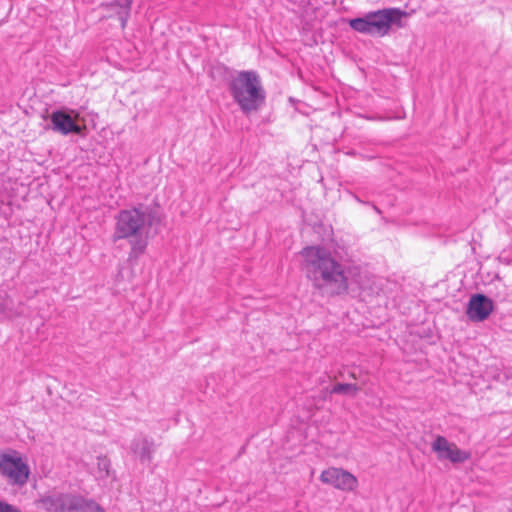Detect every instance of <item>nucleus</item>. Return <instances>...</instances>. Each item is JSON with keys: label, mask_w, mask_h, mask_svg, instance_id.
<instances>
[{"label": "nucleus", "mask_w": 512, "mask_h": 512, "mask_svg": "<svg viewBox=\"0 0 512 512\" xmlns=\"http://www.w3.org/2000/svg\"><path fill=\"white\" fill-rule=\"evenodd\" d=\"M230 93L241 111L249 114L264 104L266 93L255 71H241L230 82Z\"/></svg>", "instance_id": "nucleus-3"}, {"label": "nucleus", "mask_w": 512, "mask_h": 512, "mask_svg": "<svg viewBox=\"0 0 512 512\" xmlns=\"http://www.w3.org/2000/svg\"><path fill=\"white\" fill-rule=\"evenodd\" d=\"M110 461L105 456L97 457L98 477L102 478L109 475Z\"/></svg>", "instance_id": "nucleus-14"}, {"label": "nucleus", "mask_w": 512, "mask_h": 512, "mask_svg": "<svg viewBox=\"0 0 512 512\" xmlns=\"http://www.w3.org/2000/svg\"><path fill=\"white\" fill-rule=\"evenodd\" d=\"M52 130L62 135L71 133H81V127L76 123L72 116L64 110L53 111L50 116Z\"/></svg>", "instance_id": "nucleus-10"}, {"label": "nucleus", "mask_w": 512, "mask_h": 512, "mask_svg": "<svg viewBox=\"0 0 512 512\" xmlns=\"http://www.w3.org/2000/svg\"><path fill=\"white\" fill-rule=\"evenodd\" d=\"M0 472L10 484L17 486H24L30 475L29 466L15 450L0 453Z\"/></svg>", "instance_id": "nucleus-6"}, {"label": "nucleus", "mask_w": 512, "mask_h": 512, "mask_svg": "<svg viewBox=\"0 0 512 512\" xmlns=\"http://www.w3.org/2000/svg\"><path fill=\"white\" fill-rule=\"evenodd\" d=\"M38 503L47 512H105L94 500L81 495L50 491L40 497Z\"/></svg>", "instance_id": "nucleus-5"}, {"label": "nucleus", "mask_w": 512, "mask_h": 512, "mask_svg": "<svg viewBox=\"0 0 512 512\" xmlns=\"http://www.w3.org/2000/svg\"><path fill=\"white\" fill-rule=\"evenodd\" d=\"M320 480L322 483L342 491H353L358 485L357 478L353 474L336 467L324 470L320 475Z\"/></svg>", "instance_id": "nucleus-7"}, {"label": "nucleus", "mask_w": 512, "mask_h": 512, "mask_svg": "<svg viewBox=\"0 0 512 512\" xmlns=\"http://www.w3.org/2000/svg\"><path fill=\"white\" fill-rule=\"evenodd\" d=\"M0 512H22L18 507L0 500Z\"/></svg>", "instance_id": "nucleus-15"}, {"label": "nucleus", "mask_w": 512, "mask_h": 512, "mask_svg": "<svg viewBox=\"0 0 512 512\" xmlns=\"http://www.w3.org/2000/svg\"><path fill=\"white\" fill-rule=\"evenodd\" d=\"M358 391V387L355 384L349 383H338L331 389L333 394H355Z\"/></svg>", "instance_id": "nucleus-13"}, {"label": "nucleus", "mask_w": 512, "mask_h": 512, "mask_svg": "<svg viewBox=\"0 0 512 512\" xmlns=\"http://www.w3.org/2000/svg\"><path fill=\"white\" fill-rule=\"evenodd\" d=\"M406 12L399 8H384L364 14L349 20V26L354 31L370 36H386L392 25L401 27V20Z\"/></svg>", "instance_id": "nucleus-4"}, {"label": "nucleus", "mask_w": 512, "mask_h": 512, "mask_svg": "<svg viewBox=\"0 0 512 512\" xmlns=\"http://www.w3.org/2000/svg\"><path fill=\"white\" fill-rule=\"evenodd\" d=\"M494 309L493 301L484 294H473L468 302L466 315L472 322L486 320Z\"/></svg>", "instance_id": "nucleus-9"}, {"label": "nucleus", "mask_w": 512, "mask_h": 512, "mask_svg": "<svg viewBox=\"0 0 512 512\" xmlns=\"http://www.w3.org/2000/svg\"><path fill=\"white\" fill-rule=\"evenodd\" d=\"M131 4L132 0H115L114 2L106 4V7L110 8L117 15L122 29L127 25Z\"/></svg>", "instance_id": "nucleus-12"}, {"label": "nucleus", "mask_w": 512, "mask_h": 512, "mask_svg": "<svg viewBox=\"0 0 512 512\" xmlns=\"http://www.w3.org/2000/svg\"><path fill=\"white\" fill-rule=\"evenodd\" d=\"M303 270L317 288L329 287L333 294L346 293L352 284L361 290L367 285L358 266L344 268L330 253L320 246H308L301 251Z\"/></svg>", "instance_id": "nucleus-1"}, {"label": "nucleus", "mask_w": 512, "mask_h": 512, "mask_svg": "<svg viewBox=\"0 0 512 512\" xmlns=\"http://www.w3.org/2000/svg\"><path fill=\"white\" fill-rule=\"evenodd\" d=\"M112 241L128 240V261L135 263L148 246V233L156 221L155 211L144 204L120 210L114 217Z\"/></svg>", "instance_id": "nucleus-2"}, {"label": "nucleus", "mask_w": 512, "mask_h": 512, "mask_svg": "<svg viewBox=\"0 0 512 512\" xmlns=\"http://www.w3.org/2000/svg\"><path fill=\"white\" fill-rule=\"evenodd\" d=\"M432 450L437 454L438 459H447L452 463H463L471 457L470 452L461 450L456 444L450 443L440 435L434 439Z\"/></svg>", "instance_id": "nucleus-8"}, {"label": "nucleus", "mask_w": 512, "mask_h": 512, "mask_svg": "<svg viewBox=\"0 0 512 512\" xmlns=\"http://www.w3.org/2000/svg\"><path fill=\"white\" fill-rule=\"evenodd\" d=\"M2 307H4V304L0 302V310L2 309Z\"/></svg>", "instance_id": "nucleus-16"}, {"label": "nucleus", "mask_w": 512, "mask_h": 512, "mask_svg": "<svg viewBox=\"0 0 512 512\" xmlns=\"http://www.w3.org/2000/svg\"><path fill=\"white\" fill-rule=\"evenodd\" d=\"M131 451L142 463H149L152 460L153 442L146 437L139 436L132 441Z\"/></svg>", "instance_id": "nucleus-11"}, {"label": "nucleus", "mask_w": 512, "mask_h": 512, "mask_svg": "<svg viewBox=\"0 0 512 512\" xmlns=\"http://www.w3.org/2000/svg\"><path fill=\"white\" fill-rule=\"evenodd\" d=\"M355 199H356V201L361 202L357 196H355Z\"/></svg>", "instance_id": "nucleus-17"}]
</instances>
